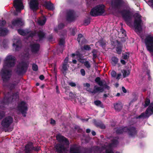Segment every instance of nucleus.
I'll return each instance as SVG.
<instances>
[{
  "label": "nucleus",
  "mask_w": 153,
  "mask_h": 153,
  "mask_svg": "<svg viewBox=\"0 0 153 153\" xmlns=\"http://www.w3.org/2000/svg\"><path fill=\"white\" fill-rule=\"evenodd\" d=\"M135 20L134 22V26L135 30L139 33L142 30L143 23L141 19V16L138 14L136 13L134 15Z\"/></svg>",
  "instance_id": "1"
},
{
  "label": "nucleus",
  "mask_w": 153,
  "mask_h": 153,
  "mask_svg": "<svg viewBox=\"0 0 153 153\" xmlns=\"http://www.w3.org/2000/svg\"><path fill=\"white\" fill-rule=\"evenodd\" d=\"M12 71L2 68L0 72V75L1 76L3 83L7 82L10 79L11 76Z\"/></svg>",
  "instance_id": "2"
},
{
  "label": "nucleus",
  "mask_w": 153,
  "mask_h": 153,
  "mask_svg": "<svg viewBox=\"0 0 153 153\" xmlns=\"http://www.w3.org/2000/svg\"><path fill=\"white\" fill-rule=\"evenodd\" d=\"M15 58L12 55L7 56L4 61V66L8 68L14 67L15 64Z\"/></svg>",
  "instance_id": "3"
},
{
  "label": "nucleus",
  "mask_w": 153,
  "mask_h": 153,
  "mask_svg": "<svg viewBox=\"0 0 153 153\" xmlns=\"http://www.w3.org/2000/svg\"><path fill=\"white\" fill-rule=\"evenodd\" d=\"M147 50L151 52H153V36L149 35L145 40Z\"/></svg>",
  "instance_id": "4"
},
{
  "label": "nucleus",
  "mask_w": 153,
  "mask_h": 153,
  "mask_svg": "<svg viewBox=\"0 0 153 153\" xmlns=\"http://www.w3.org/2000/svg\"><path fill=\"white\" fill-rule=\"evenodd\" d=\"M13 121V118L10 116H8L2 120L1 122V125L4 128H7L10 125Z\"/></svg>",
  "instance_id": "5"
},
{
  "label": "nucleus",
  "mask_w": 153,
  "mask_h": 153,
  "mask_svg": "<svg viewBox=\"0 0 153 153\" xmlns=\"http://www.w3.org/2000/svg\"><path fill=\"white\" fill-rule=\"evenodd\" d=\"M28 109L27 104L24 101H22L20 103V112L21 113L24 117L26 116Z\"/></svg>",
  "instance_id": "6"
},
{
  "label": "nucleus",
  "mask_w": 153,
  "mask_h": 153,
  "mask_svg": "<svg viewBox=\"0 0 153 153\" xmlns=\"http://www.w3.org/2000/svg\"><path fill=\"white\" fill-rule=\"evenodd\" d=\"M13 4L14 9L12 13L13 16H17L19 14V0H14Z\"/></svg>",
  "instance_id": "7"
},
{
  "label": "nucleus",
  "mask_w": 153,
  "mask_h": 153,
  "mask_svg": "<svg viewBox=\"0 0 153 153\" xmlns=\"http://www.w3.org/2000/svg\"><path fill=\"white\" fill-rule=\"evenodd\" d=\"M123 16L127 24L130 25V22H131V16L130 13L128 11L124 10L122 13Z\"/></svg>",
  "instance_id": "8"
},
{
  "label": "nucleus",
  "mask_w": 153,
  "mask_h": 153,
  "mask_svg": "<svg viewBox=\"0 0 153 153\" xmlns=\"http://www.w3.org/2000/svg\"><path fill=\"white\" fill-rule=\"evenodd\" d=\"M18 85V83L16 82H5L3 83L2 85L4 87H6L10 91L14 89Z\"/></svg>",
  "instance_id": "9"
},
{
  "label": "nucleus",
  "mask_w": 153,
  "mask_h": 153,
  "mask_svg": "<svg viewBox=\"0 0 153 153\" xmlns=\"http://www.w3.org/2000/svg\"><path fill=\"white\" fill-rule=\"evenodd\" d=\"M120 131H121L120 132L118 131L117 132V133H122L123 132H128V133L131 136L135 135L136 133V131L135 129L134 128L129 129L127 127H125L123 128L120 129Z\"/></svg>",
  "instance_id": "10"
},
{
  "label": "nucleus",
  "mask_w": 153,
  "mask_h": 153,
  "mask_svg": "<svg viewBox=\"0 0 153 153\" xmlns=\"http://www.w3.org/2000/svg\"><path fill=\"white\" fill-rule=\"evenodd\" d=\"M29 4L30 8L33 10H36L38 9V2L37 0H30Z\"/></svg>",
  "instance_id": "11"
},
{
  "label": "nucleus",
  "mask_w": 153,
  "mask_h": 153,
  "mask_svg": "<svg viewBox=\"0 0 153 153\" xmlns=\"http://www.w3.org/2000/svg\"><path fill=\"white\" fill-rule=\"evenodd\" d=\"M12 100H13L10 95V92H8L7 94L5 95L2 100V102L5 104H7Z\"/></svg>",
  "instance_id": "12"
},
{
  "label": "nucleus",
  "mask_w": 153,
  "mask_h": 153,
  "mask_svg": "<svg viewBox=\"0 0 153 153\" xmlns=\"http://www.w3.org/2000/svg\"><path fill=\"white\" fill-rule=\"evenodd\" d=\"M57 140L60 142L64 144V145H68L69 144V142L67 139L64 137L60 134L56 136Z\"/></svg>",
  "instance_id": "13"
},
{
  "label": "nucleus",
  "mask_w": 153,
  "mask_h": 153,
  "mask_svg": "<svg viewBox=\"0 0 153 153\" xmlns=\"http://www.w3.org/2000/svg\"><path fill=\"white\" fill-rule=\"evenodd\" d=\"M28 64L26 62H23L20 64V74L25 73Z\"/></svg>",
  "instance_id": "14"
},
{
  "label": "nucleus",
  "mask_w": 153,
  "mask_h": 153,
  "mask_svg": "<svg viewBox=\"0 0 153 153\" xmlns=\"http://www.w3.org/2000/svg\"><path fill=\"white\" fill-rule=\"evenodd\" d=\"M13 46V49L15 51H19V39H14Z\"/></svg>",
  "instance_id": "15"
},
{
  "label": "nucleus",
  "mask_w": 153,
  "mask_h": 153,
  "mask_svg": "<svg viewBox=\"0 0 153 153\" xmlns=\"http://www.w3.org/2000/svg\"><path fill=\"white\" fill-rule=\"evenodd\" d=\"M71 55L72 57H74V56H76V58L79 61L82 63L84 64L85 61H86L85 59L80 58L81 55L79 53H73Z\"/></svg>",
  "instance_id": "16"
},
{
  "label": "nucleus",
  "mask_w": 153,
  "mask_h": 153,
  "mask_svg": "<svg viewBox=\"0 0 153 153\" xmlns=\"http://www.w3.org/2000/svg\"><path fill=\"white\" fill-rule=\"evenodd\" d=\"M74 12L73 11L70 10L68 12L67 14V20L69 21H71L73 20L74 16Z\"/></svg>",
  "instance_id": "17"
},
{
  "label": "nucleus",
  "mask_w": 153,
  "mask_h": 153,
  "mask_svg": "<svg viewBox=\"0 0 153 153\" xmlns=\"http://www.w3.org/2000/svg\"><path fill=\"white\" fill-rule=\"evenodd\" d=\"M103 91V88H102L98 87L96 86H95L93 91H92L91 92L92 93L96 94L98 92H102Z\"/></svg>",
  "instance_id": "18"
},
{
  "label": "nucleus",
  "mask_w": 153,
  "mask_h": 153,
  "mask_svg": "<svg viewBox=\"0 0 153 153\" xmlns=\"http://www.w3.org/2000/svg\"><path fill=\"white\" fill-rule=\"evenodd\" d=\"M147 115H150L153 113V103H152L150 105L146 111Z\"/></svg>",
  "instance_id": "19"
},
{
  "label": "nucleus",
  "mask_w": 153,
  "mask_h": 153,
  "mask_svg": "<svg viewBox=\"0 0 153 153\" xmlns=\"http://www.w3.org/2000/svg\"><path fill=\"white\" fill-rule=\"evenodd\" d=\"M33 149V144L31 143H28L25 147V150L27 153H28Z\"/></svg>",
  "instance_id": "20"
},
{
  "label": "nucleus",
  "mask_w": 153,
  "mask_h": 153,
  "mask_svg": "<svg viewBox=\"0 0 153 153\" xmlns=\"http://www.w3.org/2000/svg\"><path fill=\"white\" fill-rule=\"evenodd\" d=\"M31 49L32 51L34 53L38 51L39 48V45L38 44H34L31 46Z\"/></svg>",
  "instance_id": "21"
},
{
  "label": "nucleus",
  "mask_w": 153,
  "mask_h": 153,
  "mask_svg": "<svg viewBox=\"0 0 153 153\" xmlns=\"http://www.w3.org/2000/svg\"><path fill=\"white\" fill-rule=\"evenodd\" d=\"M8 31L6 28L0 27V36H6Z\"/></svg>",
  "instance_id": "22"
},
{
  "label": "nucleus",
  "mask_w": 153,
  "mask_h": 153,
  "mask_svg": "<svg viewBox=\"0 0 153 153\" xmlns=\"http://www.w3.org/2000/svg\"><path fill=\"white\" fill-rule=\"evenodd\" d=\"M55 148L57 152H61L65 150V147L62 146L61 145L59 144L55 146Z\"/></svg>",
  "instance_id": "23"
},
{
  "label": "nucleus",
  "mask_w": 153,
  "mask_h": 153,
  "mask_svg": "<svg viewBox=\"0 0 153 153\" xmlns=\"http://www.w3.org/2000/svg\"><path fill=\"white\" fill-rule=\"evenodd\" d=\"M104 6L103 5H99L96 7L100 15H101L104 12Z\"/></svg>",
  "instance_id": "24"
},
{
  "label": "nucleus",
  "mask_w": 153,
  "mask_h": 153,
  "mask_svg": "<svg viewBox=\"0 0 153 153\" xmlns=\"http://www.w3.org/2000/svg\"><path fill=\"white\" fill-rule=\"evenodd\" d=\"M11 23L13 26H15L19 25V18L17 17L16 19H13L11 21Z\"/></svg>",
  "instance_id": "25"
},
{
  "label": "nucleus",
  "mask_w": 153,
  "mask_h": 153,
  "mask_svg": "<svg viewBox=\"0 0 153 153\" xmlns=\"http://www.w3.org/2000/svg\"><path fill=\"white\" fill-rule=\"evenodd\" d=\"M90 14L93 16H96L100 15L96 7L91 10L90 12Z\"/></svg>",
  "instance_id": "26"
},
{
  "label": "nucleus",
  "mask_w": 153,
  "mask_h": 153,
  "mask_svg": "<svg viewBox=\"0 0 153 153\" xmlns=\"http://www.w3.org/2000/svg\"><path fill=\"white\" fill-rule=\"evenodd\" d=\"M19 93L18 92H16L15 93L13 94L12 95H11L12 99L13 100V99L16 100L18 99V100L19 98Z\"/></svg>",
  "instance_id": "27"
},
{
  "label": "nucleus",
  "mask_w": 153,
  "mask_h": 153,
  "mask_svg": "<svg viewBox=\"0 0 153 153\" xmlns=\"http://www.w3.org/2000/svg\"><path fill=\"white\" fill-rule=\"evenodd\" d=\"M70 153H79V152L77 148L74 146L71 148Z\"/></svg>",
  "instance_id": "28"
},
{
  "label": "nucleus",
  "mask_w": 153,
  "mask_h": 153,
  "mask_svg": "<svg viewBox=\"0 0 153 153\" xmlns=\"http://www.w3.org/2000/svg\"><path fill=\"white\" fill-rule=\"evenodd\" d=\"M121 2V1L120 0H114L112 3V4L114 6H117L120 5Z\"/></svg>",
  "instance_id": "29"
},
{
  "label": "nucleus",
  "mask_w": 153,
  "mask_h": 153,
  "mask_svg": "<svg viewBox=\"0 0 153 153\" xmlns=\"http://www.w3.org/2000/svg\"><path fill=\"white\" fill-rule=\"evenodd\" d=\"M122 108V106L121 104H116L114 105V108L116 110L120 111Z\"/></svg>",
  "instance_id": "30"
},
{
  "label": "nucleus",
  "mask_w": 153,
  "mask_h": 153,
  "mask_svg": "<svg viewBox=\"0 0 153 153\" xmlns=\"http://www.w3.org/2000/svg\"><path fill=\"white\" fill-rule=\"evenodd\" d=\"M124 77L128 76L130 74V72L129 70H123L122 71Z\"/></svg>",
  "instance_id": "31"
},
{
  "label": "nucleus",
  "mask_w": 153,
  "mask_h": 153,
  "mask_svg": "<svg viewBox=\"0 0 153 153\" xmlns=\"http://www.w3.org/2000/svg\"><path fill=\"white\" fill-rule=\"evenodd\" d=\"M46 21V19L45 17H43L42 19L39 20L38 21V24L41 25H44Z\"/></svg>",
  "instance_id": "32"
},
{
  "label": "nucleus",
  "mask_w": 153,
  "mask_h": 153,
  "mask_svg": "<svg viewBox=\"0 0 153 153\" xmlns=\"http://www.w3.org/2000/svg\"><path fill=\"white\" fill-rule=\"evenodd\" d=\"M112 64L115 65L118 62V59L116 57H114L112 58Z\"/></svg>",
  "instance_id": "33"
},
{
  "label": "nucleus",
  "mask_w": 153,
  "mask_h": 153,
  "mask_svg": "<svg viewBox=\"0 0 153 153\" xmlns=\"http://www.w3.org/2000/svg\"><path fill=\"white\" fill-rule=\"evenodd\" d=\"M84 65L85 67L88 68H89L91 67V65L88 61H85L84 63Z\"/></svg>",
  "instance_id": "34"
},
{
  "label": "nucleus",
  "mask_w": 153,
  "mask_h": 153,
  "mask_svg": "<svg viewBox=\"0 0 153 153\" xmlns=\"http://www.w3.org/2000/svg\"><path fill=\"white\" fill-rule=\"evenodd\" d=\"M46 7L48 9L52 10L53 9V6L51 4H48L46 6Z\"/></svg>",
  "instance_id": "35"
},
{
  "label": "nucleus",
  "mask_w": 153,
  "mask_h": 153,
  "mask_svg": "<svg viewBox=\"0 0 153 153\" xmlns=\"http://www.w3.org/2000/svg\"><path fill=\"white\" fill-rule=\"evenodd\" d=\"M23 0H20V10H22L24 8V6L23 4Z\"/></svg>",
  "instance_id": "36"
},
{
  "label": "nucleus",
  "mask_w": 153,
  "mask_h": 153,
  "mask_svg": "<svg viewBox=\"0 0 153 153\" xmlns=\"http://www.w3.org/2000/svg\"><path fill=\"white\" fill-rule=\"evenodd\" d=\"M5 113L4 111H0V120L4 116Z\"/></svg>",
  "instance_id": "37"
},
{
  "label": "nucleus",
  "mask_w": 153,
  "mask_h": 153,
  "mask_svg": "<svg viewBox=\"0 0 153 153\" xmlns=\"http://www.w3.org/2000/svg\"><path fill=\"white\" fill-rule=\"evenodd\" d=\"M83 36L82 34H79L78 36V37L77 39V41H78V42H80V40L81 39H83Z\"/></svg>",
  "instance_id": "38"
},
{
  "label": "nucleus",
  "mask_w": 153,
  "mask_h": 153,
  "mask_svg": "<svg viewBox=\"0 0 153 153\" xmlns=\"http://www.w3.org/2000/svg\"><path fill=\"white\" fill-rule=\"evenodd\" d=\"M6 23V22L4 20H2L0 21V26H4Z\"/></svg>",
  "instance_id": "39"
},
{
  "label": "nucleus",
  "mask_w": 153,
  "mask_h": 153,
  "mask_svg": "<svg viewBox=\"0 0 153 153\" xmlns=\"http://www.w3.org/2000/svg\"><path fill=\"white\" fill-rule=\"evenodd\" d=\"M150 103V100L149 99H147L145 101V103L144 105L145 107H146Z\"/></svg>",
  "instance_id": "40"
},
{
  "label": "nucleus",
  "mask_w": 153,
  "mask_h": 153,
  "mask_svg": "<svg viewBox=\"0 0 153 153\" xmlns=\"http://www.w3.org/2000/svg\"><path fill=\"white\" fill-rule=\"evenodd\" d=\"M129 54L128 53H126L123 54V57L124 59H127L129 57Z\"/></svg>",
  "instance_id": "41"
},
{
  "label": "nucleus",
  "mask_w": 153,
  "mask_h": 153,
  "mask_svg": "<svg viewBox=\"0 0 153 153\" xmlns=\"http://www.w3.org/2000/svg\"><path fill=\"white\" fill-rule=\"evenodd\" d=\"M38 66L35 64H33V65L32 69L34 71H36L38 70Z\"/></svg>",
  "instance_id": "42"
},
{
  "label": "nucleus",
  "mask_w": 153,
  "mask_h": 153,
  "mask_svg": "<svg viewBox=\"0 0 153 153\" xmlns=\"http://www.w3.org/2000/svg\"><path fill=\"white\" fill-rule=\"evenodd\" d=\"M94 103L97 106H100L101 104V102L99 100H96L94 102Z\"/></svg>",
  "instance_id": "43"
},
{
  "label": "nucleus",
  "mask_w": 153,
  "mask_h": 153,
  "mask_svg": "<svg viewBox=\"0 0 153 153\" xmlns=\"http://www.w3.org/2000/svg\"><path fill=\"white\" fill-rule=\"evenodd\" d=\"M90 23V20L89 19H87L85 20L84 25H88Z\"/></svg>",
  "instance_id": "44"
},
{
  "label": "nucleus",
  "mask_w": 153,
  "mask_h": 153,
  "mask_svg": "<svg viewBox=\"0 0 153 153\" xmlns=\"http://www.w3.org/2000/svg\"><path fill=\"white\" fill-rule=\"evenodd\" d=\"M97 51L95 50H94L92 51V53H93V57L94 58L97 56Z\"/></svg>",
  "instance_id": "45"
},
{
  "label": "nucleus",
  "mask_w": 153,
  "mask_h": 153,
  "mask_svg": "<svg viewBox=\"0 0 153 153\" xmlns=\"http://www.w3.org/2000/svg\"><path fill=\"white\" fill-rule=\"evenodd\" d=\"M69 95V96L72 98H76V95L72 93H70Z\"/></svg>",
  "instance_id": "46"
},
{
  "label": "nucleus",
  "mask_w": 153,
  "mask_h": 153,
  "mask_svg": "<svg viewBox=\"0 0 153 153\" xmlns=\"http://www.w3.org/2000/svg\"><path fill=\"white\" fill-rule=\"evenodd\" d=\"M116 51L117 53L119 54H120L121 52V49L120 48H117L116 49Z\"/></svg>",
  "instance_id": "47"
},
{
  "label": "nucleus",
  "mask_w": 153,
  "mask_h": 153,
  "mask_svg": "<svg viewBox=\"0 0 153 153\" xmlns=\"http://www.w3.org/2000/svg\"><path fill=\"white\" fill-rule=\"evenodd\" d=\"M111 74L112 77H115L116 75V73L114 71H113L111 72Z\"/></svg>",
  "instance_id": "48"
},
{
  "label": "nucleus",
  "mask_w": 153,
  "mask_h": 153,
  "mask_svg": "<svg viewBox=\"0 0 153 153\" xmlns=\"http://www.w3.org/2000/svg\"><path fill=\"white\" fill-rule=\"evenodd\" d=\"M65 42L64 40L62 39L60 40L59 44L60 45H63L64 44Z\"/></svg>",
  "instance_id": "49"
},
{
  "label": "nucleus",
  "mask_w": 153,
  "mask_h": 153,
  "mask_svg": "<svg viewBox=\"0 0 153 153\" xmlns=\"http://www.w3.org/2000/svg\"><path fill=\"white\" fill-rule=\"evenodd\" d=\"M80 73L82 75L85 76V71L84 69H82L80 70Z\"/></svg>",
  "instance_id": "50"
},
{
  "label": "nucleus",
  "mask_w": 153,
  "mask_h": 153,
  "mask_svg": "<svg viewBox=\"0 0 153 153\" xmlns=\"http://www.w3.org/2000/svg\"><path fill=\"white\" fill-rule=\"evenodd\" d=\"M84 49L86 50H89L90 49V48L88 45H86L84 46Z\"/></svg>",
  "instance_id": "51"
},
{
  "label": "nucleus",
  "mask_w": 153,
  "mask_h": 153,
  "mask_svg": "<svg viewBox=\"0 0 153 153\" xmlns=\"http://www.w3.org/2000/svg\"><path fill=\"white\" fill-rule=\"evenodd\" d=\"M62 68L63 70L65 71L67 70L66 64H64L62 66Z\"/></svg>",
  "instance_id": "52"
},
{
  "label": "nucleus",
  "mask_w": 153,
  "mask_h": 153,
  "mask_svg": "<svg viewBox=\"0 0 153 153\" xmlns=\"http://www.w3.org/2000/svg\"><path fill=\"white\" fill-rule=\"evenodd\" d=\"M24 24V21L22 19H20V25H22Z\"/></svg>",
  "instance_id": "53"
},
{
  "label": "nucleus",
  "mask_w": 153,
  "mask_h": 153,
  "mask_svg": "<svg viewBox=\"0 0 153 153\" xmlns=\"http://www.w3.org/2000/svg\"><path fill=\"white\" fill-rule=\"evenodd\" d=\"M20 34L22 35H25V33L23 30H20Z\"/></svg>",
  "instance_id": "54"
},
{
  "label": "nucleus",
  "mask_w": 153,
  "mask_h": 153,
  "mask_svg": "<svg viewBox=\"0 0 153 153\" xmlns=\"http://www.w3.org/2000/svg\"><path fill=\"white\" fill-rule=\"evenodd\" d=\"M69 84L72 87L75 86L76 85V84L73 82H71L69 83Z\"/></svg>",
  "instance_id": "55"
},
{
  "label": "nucleus",
  "mask_w": 153,
  "mask_h": 153,
  "mask_svg": "<svg viewBox=\"0 0 153 153\" xmlns=\"http://www.w3.org/2000/svg\"><path fill=\"white\" fill-rule=\"evenodd\" d=\"M100 78L99 77H97L95 79V81L97 83L100 81Z\"/></svg>",
  "instance_id": "56"
},
{
  "label": "nucleus",
  "mask_w": 153,
  "mask_h": 153,
  "mask_svg": "<svg viewBox=\"0 0 153 153\" xmlns=\"http://www.w3.org/2000/svg\"><path fill=\"white\" fill-rule=\"evenodd\" d=\"M83 85L84 86L88 88L90 86V84L88 83H84V84Z\"/></svg>",
  "instance_id": "57"
},
{
  "label": "nucleus",
  "mask_w": 153,
  "mask_h": 153,
  "mask_svg": "<svg viewBox=\"0 0 153 153\" xmlns=\"http://www.w3.org/2000/svg\"><path fill=\"white\" fill-rule=\"evenodd\" d=\"M149 4L153 7V0H149Z\"/></svg>",
  "instance_id": "58"
},
{
  "label": "nucleus",
  "mask_w": 153,
  "mask_h": 153,
  "mask_svg": "<svg viewBox=\"0 0 153 153\" xmlns=\"http://www.w3.org/2000/svg\"><path fill=\"white\" fill-rule=\"evenodd\" d=\"M33 149L36 151H38L40 149V147H37L36 148L33 147Z\"/></svg>",
  "instance_id": "59"
},
{
  "label": "nucleus",
  "mask_w": 153,
  "mask_h": 153,
  "mask_svg": "<svg viewBox=\"0 0 153 153\" xmlns=\"http://www.w3.org/2000/svg\"><path fill=\"white\" fill-rule=\"evenodd\" d=\"M51 123L52 125L55 124V120L53 119H51Z\"/></svg>",
  "instance_id": "60"
},
{
  "label": "nucleus",
  "mask_w": 153,
  "mask_h": 153,
  "mask_svg": "<svg viewBox=\"0 0 153 153\" xmlns=\"http://www.w3.org/2000/svg\"><path fill=\"white\" fill-rule=\"evenodd\" d=\"M39 78L40 79L43 80L44 79V76L42 75L39 76Z\"/></svg>",
  "instance_id": "61"
},
{
  "label": "nucleus",
  "mask_w": 153,
  "mask_h": 153,
  "mask_svg": "<svg viewBox=\"0 0 153 153\" xmlns=\"http://www.w3.org/2000/svg\"><path fill=\"white\" fill-rule=\"evenodd\" d=\"M68 60V57H66L64 60V63L66 64L67 63Z\"/></svg>",
  "instance_id": "62"
},
{
  "label": "nucleus",
  "mask_w": 153,
  "mask_h": 153,
  "mask_svg": "<svg viewBox=\"0 0 153 153\" xmlns=\"http://www.w3.org/2000/svg\"><path fill=\"white\" fill-rule=\"evenodd\" d=\"M97 83L100 86H102L103 85L102 82L101 81H100L98 83Z\"/></svg>",
  "instance_id": "63"
},
{
  "label": "nucleus",
  "mask_w": 153,
  "mask_h": 153,
  "mask_svg": "<svg viewBox=\"0 0 153 153\" xmlns=\"http://www.w3.org/2000/svg\"><path fill=\"white\" fill-rule=\"evenodd\" d=\"M122 90L123 91V92L124 93H126V91L125 88L124 87H122Z\"/></svg>",
  "instance_id": "64"
}]
</instances>
